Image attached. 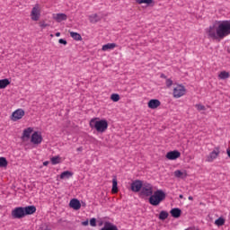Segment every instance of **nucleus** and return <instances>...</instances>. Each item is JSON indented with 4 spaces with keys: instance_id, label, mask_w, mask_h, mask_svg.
Segmentation results:
<instances>
[{
    "instance_id": "25",
    "label": "nucleus",
    "mask_w": 230,
    "mask_h": 230,
    "mask_svg": "<svg viewBox=\"0 0 230 230\" xmlns=\"http://www.w3.org/2000/svg\"><path fill=\"white\" fill-rule=\"evenodd\" d=\"M112 193H118V179L114 178L112 180Z\"/></svg>"
},
{
    "instance_id": "24",
    "label": "nucleus",
    "mask_w": 230,
    "mask_h": 230,
    "mask_svg": "<svg viewBox=\"0 0 230 230\" xmlns=\"http://www.w3.org/2000/svg\"><path fill=\"white\" fill-rule=\"evenodd\" d=\"M170 214H168L167 211L162 210L159 214V220H166V218H168Z\"/></svg>"
},
{
    "instance_id": "11",
    "label": "nucleus",
    "mask_w": 230,
    "mask_h": 230,
    "mask_svg": "<svg viewBox=\"0 0 230 230\" xmlns=\"http://www.w3.org/2000/svg\"><path fill=\"white\" fill-rule=\"evenodd\" d=\"M143 185H144L143 181L139 180H136L131 183V190H133L135 193H137L141 191Z\"/></svg>"
},
{
    "instance_id": "32",
    "label": "nucleus",
    "mask_w": 230,
    "mask_h": 230,
    "mask_svg": "<svg viewBox=\"0 0 230 230\" xmlns=\"http://www.w3.org/2000/svg\"><path fill=\"white\" fill-rule=\"evenodd\" d=\"M195 108H196L199 111H206V106H205V105H202V104H200V103L196 104V105H195Z\"/></svg>"
},
{
    "instance_id": "1",
    "label": "nucleus",
    "mask_w": 230,
    "mask_h": 230,
    "mask_svg": "<svg viewBox=\"0 0 230 230\" xmlns=\"http://www.w3.org/2000/svg\"><path fill=\"white\" fill-rule=\"evenodd\" d=\"M208 39L214 40H224L230 35V20L217 21L216 25H211L206 29Z\"/></svg>"
},
{
    "instance_id": "44",
    "label": "nucleus",
    "mask_w": 230,
    "mask_h": 230,
    "mask_svg": "<svg viewBox=\"0 0 230 230\" xmlns=\"http://www.w3.org/2000/svg\"><path fill=\"white\" fill-rule=\"evenodd\" d=\"M83 148L82 147H78L77 148V152H82Z\"/></svg>"
},
{
    "instance_id": "16",
    "label": "nucleus",
    "mask_w": 230,
    "mask_h": 230,
    "mask_svg": "<svg viewBox=\"0 0 230 230\" xmlns=\"http://www.w3.org/2000/svg\"><path fill=\"white\" fill-rule=\"evenodd\" d=\"M101 230H119L118 226L111 222H105L104 226Z\"/></svg>"
},
{
    "instance_id": "23",
    "label": "nucleus",
    "mask_w": 230,
    "mask_h": 230,
    "mask_svg": "<svg viewBox=\"0 0 230 230\" xmlns=\"http://www.w3.org/2000/svg\"><path fill=\"white\" fill-rule=\"evenodd\" d=\"M70 177H73V172L69 171H65L60 174V179H69Z\"/></svg>"
},
{
    "instance_id": "43",
    "label": "nucleus",
    "mask_w": 230,
    "mask_h": 230,
    "mask_svg": "<svg viewBox=\"0 0 230 230\" xmlns=\"http://www.w3.org/2000/svg\"><path fill=\"white\" fill-rule=\"evenodd\" d=\"M170 213H171L172 217H173V208H172V209L170 210Z\"/></svg>"
},
{
    "instance_id": "9",
    "label": "nucleus",
    "mask_w": 230,
    "mask_h": 230,
    "mask_svg": "<svg viewBox=\"0 0 230 230\" xmlns=\"http://www.w3.org/2000/svg\"><path fill=\"white\" fill-rule=\"evenodd\" d=\"M24 117V111L22 109H18L13 112L11 119L13 121H19Z\"/></svg>"
},
{
    "instance_id": "22",
    "label": "nucleus",
    "mask_w": 230,
    "mask_h": 230,
    "mask_svg": "<svg viewBox=\"0 0 230 230\" xmlns=\"http://www.w3.org/2000/svg\"><path fill=\"white\" fill-rule=\"evenodd\" d=\"M226 223V219L223 217H219L217 219L215 220V225L218 227L224 226Z\"/></svg>"
},
{
    "instance_id": "18",
    "label": "nucleus",
    "mask_w": 230,
    "mask_h": 230,
    "mask_svg": "<svg viewBox=\"0 0 230 230\" xmlns=\"http://www.w3.org/2000/svg\"><path fill=\"white\" fill-rule=\"evenodd\" d=\"M116 47H117L116 43H107L102 46V51H111V49H114V48H116Z\"/></svg>"
},
{
    "instance_id": "27",
    "label": "nucleus",
    "mask_w": 230,
    "mask_h": 230,
    "mask_svg": "<svg viewBox=\"0 0 230 230\" xmlns=\"http://www.w3.org/2000/svg\"><path fill=\"white\" fill-rule=\"evenodd\" d=\"M182 213V210L179 208H173V217L174 218H179L181 217V214Z\"/></svg>"
},
{
    "instance_id": "15",
    "label": "nucleus",
    "mask_w": 230,
    "mask_h": 230,
    "mask_svg": "<svg viewBox=\"0 0 230 230\" xmlns=\"http://www.w3.org/2000/svg\"><path fill=\"white\" fill-rule=\"evenodd\" d=\"M54 19L57 22H62V21H67V15L66 13H57L54 15Z\"/></svg>"
},
{
    "instance_id": "13",
    "label": "nucleus",
    "mask_w": 230,
    "mask_h": 230,
    "mask_svg": "<svg viewBox=\"0 0 230 230\" xmlns=\"http://www.w3.org/2000/svg\"><path fill=\"white\" fill-rule=\"evenodd\" d=\"M69 206H70V208H72L73 209H75L76 211L78 209H80V208H82V204L80 203V200H78L76 199H71Z\"/></svg>"
},
{
    "instance_id": "12",
    "label": "nucleus",
    "mask_w": 230,
    "mask_h": 230,
    "mask_svg": "<svg viewBox=\"0 0 230 230\" xmlns=\"http://www.w3.org/2000/svg\"><path fill=\"white\" fill-rule=\"evenodd\" d=\"M161 106V101L157 99H152L148 102L147 107L149 109H157V107Z\"/></svg>"
},
{
    "instance_id": "20",
    "label": "nucleus",
    "mask_w": 230,
    "mask_h": 230,
    "mask_svg": "<svg viewBox=\"0 0 230 230\" xmlns=\"http://www.w3.org/2000/svg\"><path fill=\"white\" fill-rule=\"evenodd\" d=\"M10 85V80L8 79H1L0 80V89H6Z\"/></svg>"
},
{
    "instance_id": "29",
    "label": "nucleus",
    "mask_w": 230,
    "mask_h": 230,
    "mask_svg": "<svg viewBox=\"0 0 230 230\" xmlns=\"http://www.w3.org/2000/svg\"><path fill=\"white\" fill-rule=\"evenodd\" d=\"M137 3H138V4H152L154 0H137Z\"/></svg>"
},
{
    "instance_id": "31",
    "label": "nucleus",
    "mask_w": 230,
    "mask_h": 230,
    "mask_svg": "<svg viewBox=\"0 0 230 230\" xmlns=\"http://www.w3.org/2000/svg\"><path fill=\"white\" fill-rule=\"evenodd\" d=\"M111 100H112V102H119V94L112 93L111 95Z\"/></svg>"
},
{
    "instance_id": "19",
    "label": "nucleus",
    "mask_w": 230,
    "mask_h": 230,
    "mask_svg": "<svg viewBox=\"0 0 230 230\" xmlns=\"http://www.w3.org/2000/svg\"><path fill=\"white\" fill-rule=\"evenodd\" d=\"M230 77V74L229 72H226V71H221L219 74H218V79L220 80H226L227 78Z\"/></svg>"
},
{
    "instance_id": "21",
    "label": "nucleus",
    "mask_w": 230,
    "mask_h": 230,
    "mask_svg": "<svg viewBox=\"0 0 230 230\" xmlns=\"http://www.w3.org/2000/svg\"><path fill=\"white\" fill-rule=\"evenodd\" d=\"M31 132H33V128H27L23 130L22 137H27L29 139L30 136H31Z\"/></svg>"
},
{
    "instance_id": "34",
    "label": "nucleus",
    "mask_w": 230,
    "mask_h": 230,
    "mask_svg": "<svg viewBox=\"0 0 230 230\" xmlns=\"http://www.w3.org/2000/svg\"><path fill=\"white\" fill-rule=\"evenodd\" d=\"M167 159H170L171 161H173V151H170L166 155Z\"/></svg>"
},
{
    "instance_id": "17",
    "label": "nucleus",
    "mask_w": 230,
    "mask_h": 230,
    "mask_svg": "<svg viewBox=\"0 0 230 230\" xmlns=\"http://www.w3.org/2000/svg\"><path fill=\"white\" fill-rule=\"evenodd\" d=\"M89 21L93 24H96V22H100V21H102V17H100V15L94 13V14H92L89 16Z\"/></svg>"
},
{
    "instance_id": "48",
    "label": "nucleus",
    "mask_w": 230,
    "mask_h": 230,
    "mask_svg": "<svg viewBox=\"0 0 230 230\" xmlns=\"http://www.w3.org/2000/svg\"><path fill=\"white\" fill-rule=\"evenodd\" d=\"M161 78H166V76H164V75L162 74Z\"/></svg>"
},
{
    "instance_id": "3",
    "label": "nucleus",
    "mask_w": 230,
    "mask_h": 230,
    "mask_svg": "<svg viewBox=\"0 0 230 230\" xmlns=\"http://www.w3.org/2000/svg\"><path fill=\"white\" fill-rule=\"evenodd\" d=\"M91 128H95L97 132L102 134L109 128V122L106 119H100V118H93L89 122Z\"/></svg>"
},
{
    "instance_id": "46",
    "label": "nucleus",
    "mask_w": 230,
    "mask_h": 230,
    "mask_svg": "<svg viewBox=\"0 0 230 230\" xmlns=\"http://www.w3.org/2000/svg\"><path fill=\"white\" fill-rule=\"evenodd\" d=\"M56 37H60V32H57Z\"/></svg>"
},
{
    "instance_id": "47",
    "label": "nucleus",
    "mask_w": 230,
    "mask_h": 230,
    "mask_svg": "<svg viewBox=\"0 0 230 230\" xmlns=\"http://www.w3.org/2000/svg\"><path fill=\"white\" fill-rule=\"evenodd\" d=\"M186 230H197V228H186Z\"/></svg>"
},
{
    "instance_id": "36",
    "label": "nucleus",
    "mask_w": 230,
    "mask_h": 230,
    "mask_svg": "<svg viewBox=\"0 0 230 230\" xmlns=\"http://www.w3.org/2000/svg\"><path fill=\"white\" fill-rule=\"evenodd\" d=\"M165 84H166V87H172L173 81H172L171 79H167Z\"/></svg>"
},
{
    "instance_id": "8",
    "label": "nucleus",
    "mask_w": 230,
    "mask_h": 230,
    "mask_svg": "<svg viewBox=\"0 0 230 230\" xmlns=\"http://www.w3.org/2000/svg\"><path fill=\"white\" fill-rule=\"evenodd\" d=\"M31 17L32 21H39V19H40V8L39 7V4H36L32 8Z\"/></svg>"
},
{
    "instance_id": "28",
    "label": "nucleus",
    "mask_w": 230,
    "mask_h": 230,
    "mask_svg": "<svg viewBox=\"0 0 230 230\" xmlns=\"http://www.w3.org/2000/svg\"><path fill=\"white\" fill-rule=\"evenodd\" d=\"M8 166V161L4 157H0V168H6Z\"/></svg>"
},
{
    "instance_id": "49",
    "label": "nucleus",
    "mask_w": 230,
    "mask_h": 230,
    "mask_svg": "<svg viewBox=\"0 0 230 230\" xmlns=\"http://www.w3.org/2000/svg\"><path fill=\"white\" fill-rule=\"evenodd\" d=\"M182 198H183L182 194H180V199H182Z\"/></svg>"
},
{
    "instance_id": "5",
    "label": "nucleus",
    "mask_w": 230,
    "mask_h": 230,
    "mask_svg": "<svg viewBox=\"0 0 230 230\" xmlns=\"http://www.w3.org/2000/svg\"><path fill=\"white\" fill-rule=\"evenodd\" d=\"M140 195L150 198V196L154 195V186L150 183H144L140 190Z\"/></svg>"
},
{
    "instance_id": "7",
    "label": "nucleus",
    "mask_w": 230,
    "mask_h": 230,
    "mask_svg": "<svg viewBox=\"0 0 230 230\" xmlns=\"http://www.w3.org/2000/svg\"><path fill=\"white\" fill-rule=\"evenodd\" d=\"M220 155V148L219 146L214 147L213 151H211L206 157V162L208 163H213V161L217 160L218 158V155Z\"/></svg>"
},
{
    "instance_id": "2",
    "label": "nucleus",
    "mask_w": 230,
    "mask_h": 230,
    "mask_svg": "<svg viewBox=\"0 0 230 230\" xmlns=\"http://www.w3.org/2000/svg\"><path fill=\"white\" fill-rule=\"evenodd\" d=\"M37 211V208L35 206H27V207H17L11 212V217L13 219L21 220V218H24L27 215H33Z\"/></svg>"
},
{
    "instance_id": "40",
    "label": "nucleus",
    "mask_w": 230,
    "mask_h": 230,
    "mask_svg": "<svg viewBox=\"0 0 230 230\" xmlns=\"http://www.w3.org/2000/svg\"><path fill=\"white\" fill-rule=\"evenodd\" d=\"M82 226H89V220L82 222Z\"/></svg>"
},
{
    "instance_id": "33",
    "label": "nucleus",
    "mask_w": 230,
    "mask_h": 230,
    "mask_svg": "<svg viewBox=\"0 0 230 230\" xmlns=\"http://www.w3.org/2000/svg\"><path fill=\"white\" fill-rule=\"evenodd\" d=\"M179 157H181V152L174 150L173 151V160L178 159Z\"/></svg>"
},
{
    "instance_id": "26",
    "label": "nucleus",
    "mask_w": 230,
    "mask_h": 230,
    "mask_svg": "<svg viewBox=\"0 0 230 230\" xmlns=\"http://www.w3.org/2000/svg\"><path fill=\"white\" fill-rule=\"evenodd\" d=\"M70 37H72L74 40H82V36L80 35V33L77 32L71 31Z\"/></svg>"
},
{
    "instance_id": "39",
    "label": "nucleus",
    "mask_w": 230,
    "mask_h": 230,
    "mask_svg": "<svg viewBox=\"0 0 230 230\" xmlns=\"http://www.w3.org/2000/svg\"><path fill=\"white\" fill-rule=\"evenodd\" d=\"M40 28H47L48 23H46V22H41V23H40Z\"/></svg>"
},
{
    "instance_id": "45",
    "label": "nucleus",
    "mask_w": 230,
    "mask_h": 230,
    "mask_svg": "<svg viewBox=\"0 0 230 230\" xmlns=\"http://www.w3.org/2000/svg\"><path fill=\"white\" fill-rule=\"evenodd\" d=\"M189 200H193V196H189Z\"/></svg>"
},
{
    "instance_id": "6",
    "label": "nucleus",
    "mask_w": 230,
    "mask_h": 230,
    "mask_svg": "<svg viewBox=\"0 0 230 230\" xmlns=\"http://www.w3.org/2000/svg\"><path fill=\"white\" fill-rule=\"evenodd\" d=\"M186 95V87L182 84H174L173 97L179 99Z\"/></svg>"
},
{
    "instance_id": "42",
    "label": "nucleus",
    "mask_w": 230,
    "mask_h": 230,
    "mask_svg": "<svg viewBox=\"0 0 230 230\" xmlns=\"http://www.w3.org/2000/svg\"><path fill=\"white\" fill-rule=\"evenodd\" d=\"M226 154H227L228 157L230 158V149H227Z\"/></svg>"
},
{
    "instance_id": "30",
    "label": "nucleus",
    "mask_w": 230,
    "mask_h": 230,
    "mask_svg": "<svg viewBox=\"0 0 230 230\" xmlns=\"http://www.w3.org/2000/svg\"><path fill=\"white\" fill-rule=\"evenodd\" d=\"M52 164H59L60 163V156H54L50 159Z\"/></svg>"
},
{
    "instance_id": "14",
    "label": "nucleus",
    "mask_w": 230,
    "mask_h": 230,
    "mask_svg": "<svg viewBox=\"0 0 230 230\" xmlns=\"http://www.w3.org/2000/svg\"><path fill=\"white\" fill-rule=\"evenodd\" d=\"M174 176L178 179H185L188 176V173L185 170H176L174 172Z\"/></svg>"
},
{
    "instance_id": "4",
    "label": "nucleus",
    "mask_w": 230,
    "mask_h": 230,
    "mask_svg": "<svg viewBox=\"0 0 230 230\" xmlns=\"http://www.w3.org/2000/svg\"><path fill=\"white\" fill-rule=\"evenodd\" d=\"M166 199V194L163 190H157L149 196L148 202L151 206H159Z\"/></svg>"
},
{
    "instance_id": "35",
    "label": "nucleus",
    "mask_w": 230,
    "mask_h": 230,
    "mask_svg": "<svg viewBox=\"0 0 230 230\" xmlns=\"http://www.w3.org/2000/svg\"><path fill=\"white\" fill-rule=\"evenodd\" d=\"M90 226L92 227H96V218L93 217L90 219Z\"/></svg>"
},
{
    "instance_id": "10",
    "label": "nucleus",
    "mask_w": 230,
    "mask_h": 230,
    "mask_svg": "<svg viewBox=\"0 0 230 230\" xmlns=\"http://www.w3.org/2000/svg\"><path fill=\"white\" fill-rule=\"evenodd\" d=\"M31 143H32L33 145H40L42 143V135L35 131L31 135Z\"/></svg>"
},
{
    "instance_id": "37",
    "label": "nucleus",
    "mask_w": 230,
    "mask_h": 230,
    "mask_svg": "<svg viewBox=\"0 0 230 230\" xmlns=\"http://www.w3.org/2000/svg\"><path fill=\"white\" fill-rule=\"evenodd\" d=\"M40 230H51V228L49 226H48V225H42L40 227Z\"/></svg>"
},
{
    "instance_id": "41",
    "label": "nucleus",
    "mask_w": 230,
    "mask_h": 230,
    "mask_svg": "<svg viewBox=\"0 0 230 230\" xmlns=\"http://www.w3.org/2000/svg\"><path fill=\"white\" fill-rule=\"evenodd\" d=\"M48 164H49V161H46V162L43 163V166H48Z\"/></svg>"
},
{
    "instance_id": "38",
    "label": "nucleus",
    "mask_w": 230,
    "mask_h": 230,
    "mask_svg": "<svg viewBox=\"0 0 230 230\" xmlns=\"http://www.w3.org/2000/svg\"><path fill=\"white\" fill-rule=\"evenodd\" d=\"M58 42H59V44H63L64 46H67V41L64 39H59Z\"/></svg>"
}]
</instances>
